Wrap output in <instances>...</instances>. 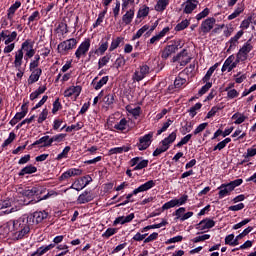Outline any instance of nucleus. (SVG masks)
<instances>
[{
	"mask_svg": "<svg viewBox=\"0 0 256 256\" xmlns=\"http://www.w3.org/2000/svg\"><path fill=\"white\" fill-rule=\"evenodd\" d=\"M49 217L47 211H36L33 215H23L17 220H10L5 224L8 233H14V238L19 240L23 239L25 235L31 231L33 223H42L44 219Z\"/></svg>",
	"mask_w": 256,
	"mask_h": 256,
	"instance_id": "1",
	"label": "nucleus"
},
{
	"mask_svg": "<svg viewBox=\"0 0 256 256\" xmlns=\"http://www.w3.org/2000/svg\"><path fill=\"white\" fill-rule=\"evenodd\" d=\"M183 45V40L177 39L171 42L170 45H168L163 51H162V59H169L173 53L176 51H179V49H182Z\"/></svg>",
	"mask_w": 256,
	"mask_h": 256,
	"instance_id": "2",
	"label": "nucleus"
},
{
	"mask_svg": "<svg viewBox=\"0 0 256 256\" xmlns=\"http://www.w3.org/2000/svg\"><path fill=\"white\" fill-rule=\"evenodd\" d=\"M89 49H91V39L86 38L75 51L76 59H82L83 57H87V53H89Z\"/></svg>",
	"mask_w": 256,
	"mask_h": 256,
	"instance_id": "3",
	"label": "nucleus"
},
{
	"mask_svg": "<svg viewBox=\"0 0 256 256\" xmlns=\"http://www.w3.org/2000/svg\"><path fill=\"white\" fill-rule=\"evenodd\" d=\"M77 39L75 38H70L67 40H64L60 44H58V53H61L62 55H65L68 51H71L77 47Z\"/></svg>",
	"mask_w": 256,
	"mask_h": 256,
	"instance_id": "4",
	"label": "nucleus"
},
{
	"mask_svg": "<svg viewBox=\"0 0 256 256\" xmlns=\"http://www.w3.org/2000/svg\"><path fill=\"white\" fill-rule=\"evenodd\" d=\"M40 193L41 190H39V188L37 187L22 190L20 192V194L22 195L20 201H23L24 205H29V203H31V200L27 201V199H33V197H37Z\"/></svg>",
	"mask_w": 256,
	"mask_h": 256,
	"instance_id": "5",
	"label": "nucleus"
},
{
	"mask_svg": "<svg viewBox=\"0 0 256 256\" xmlns=\"http://www.w3.org/2000/svg\"><path fill=\"white\" fill-rule=\"evenodd\" d=\"M153 135V132H149L148 134L139 138V141L136 144V147L139 151H145L146 149H149V147H151V143H153Z\"/></svg>",
	"mask_w": 256,
	"mask_h": 256,
	"instance_id": "6",
	"label": "nucleus"
},
{
	"mask_svg": "<svg viewBox=\"0 0 256 256\" xmlns=\"http://www.w3.org/2000/svg\"><path fill=\"white\" fill-rule=\"evenodd\" d=\"M253 51V44H251V39H249L243 46L239 49L236 57L238 61H247L249 53Z\"/></svg>",
	"mask_w": 256,
	"mask_h": 256,
	"instance_id": "7",
	"label": "nucleus"
},
{
	"mask_svg": "<svg viewBox=\"0 0 256 256\" xmlns=\"http://www.w3.org/2000/svg\"><path fill=\"white\" fill-rule=\"evenodd\" d=\"M189 199V196L187 194H184L179 199H172L168 202H166L162 206V211H166L167 209H173V207H179L181 205H185Z\"/></svg>",
	"mask_w": 256,
	"mask_h": 256,
	"instance_id": "8",
	"label": "nucleus"
},
{
	"mask_svg": "<svg viewBox=\"0 0 256 256\" xmlns=\"http://www.w3.org/2000/svg\"><path fill=\"white\" fill-rule=\"evenodd\" d=\"M150 68L147 65H142L137 68L132 75V81L134 83H139V81H143L149 75Z\"/></svg>",
	"mask_w": 256,
	"mask_h": 256,
	"instance_id": "9",
	"label": "nucleus"
},
{
	"mask_svg": "<svg viewBox=\"0 0 256 256\" xmlns=\"http://www.w3.org/2000/svg\"><path fill=\"white\" fill-rule=\"evenodd\" d=\"M241 62V60H239V58L234 55H230L224 62L223 66H222V73H225V71H227L228 73H231V71H233L235 69V67H237V64Z\"/></svg>",
	"mask_w": 256,
	"mask_h": 256,
	"instance_id": "10",
	"label": "nucleus"
},
{
	"mask_svg": "<svg viewBox=\"0 0 256 256\" xmlns=\"http://www.w3.org/2000/svg\"><path fill=\"white\" fill-rule=\"evenodd\" d=\"M153 187H155V181L149 180L146 183L140 185L138 188L134 189L132 193H130L126 196V199L128 201H131V197H133V195H138V193H143L145 191H149V189H153Z\"/></svg>",
	"mask_w": 256,
	"mask_h": 256,
	"instance_id": "11",
	"label": "nucleus"
},
{
	"mask_svg": "<svg viewBox=\"0 0 256 256\" xmlns=\"http://www.w3.org/2000/svg\"><path fill=\"white\" fill-rule=\"evenodd\" d=\"M93 181V178H91V176L86 175L78 180H76L72 186L70 187V189H75V191H82V189H85V187L87 185H89V183H91Z\"/></svg>",
	"mask_w": 256,
	"mask_h": 256,
	"instance_id": "12",
	"label": "nucleus"
},
{
	"mask_svg": "<svg viewBox=\"0 0 256 256\" xmlns=\"http://www.w3.org/2000/svg\"><path fill=\"white\" fill-rule=\"evenodd\" d=\"M217 23V20L213 17L206 18L204 21H202L200 25V32L204 35H207V33H210L213 27H215V24Z\"/></svg>",
	"mask_w": 256,
	"mask_h": 256,
	"instance_id": "13",
	"label": "nucleus"
},
{
	"mask_svg": "<svg viewBox=\"0 0 256 256\" xmlns=\"http://www.w3.org/2000/svg\"><path fill=\"white\" fill-rule=\"evenodd\" d=\"M22 52L25 51L24 59H31V57L35 56V49H33V42L29 39L24 41L21 45Z\"/></svg>",
	"mask_w": 256,
	"mask_h": 256,
	"instance_id": "14",
	"label": "nucleus"
},
{
	"mask_svg": "<svg viewBox=\"0 0 256 256\" xmlns=\"http://www.w3.org/2000/svg\"><path fill=\"white\" fill-rule=\"evenodd\" d=\"M173 61L180 63L182 67H185L187 63L191 62V56H189V53L187 52V49H183L179 54L173 57Z\"/></svg>",
	"mask_w": 256,
	"mask_h": 256,
	"instance_id": "15",
	"label": "nucleus"
},
{
	"mask_svg": "<svg viewBox=\"0 0 256 256\" xmlns=\"http://www.w3.org/2000/svg\"><path fill=\"white\" fill-rule=\"evenodd\" d=\"M131 167H134V171H141L149 165V160H143L141 157H135L130 160Z\"/></svg>",
	"mask_w": 256,
	"mask_h": 256,
	"instance_id": "16",
	"label": "nucleus"
},
{
	"mask_svg": "<svg viewBox=\"0 0 256 256\" xmlns=\"http://www.w3.org/2000/svg\"><path fill=\"white\" fill-rule=\"evenodd\" d=\"M199 5V0H186L183 4V13L186 15H191L193 11L197 9V6Z\"/></svg>",
	"mask_w": 256,
	"mask_h": 256,
	"instance_id": "17",
	"label": "nucleus"
},
{
	"mask_svg": "<svg viewBox=\"0 0 256 256\" xmlns=\"http://www.w3.org/2000/svg\"><path fill=\"white\" fill-rule=\"evenodd\" d=\"M215 225V222L209 218L203 219L196 225V229L198 231H209V229H213V226Z\"/></svg>",
	"mask_w": 256,
	"mask_h": 256,
	"instance_id": "18",
	"label": "nucleus"
},
{
	"mask_svg": "<svg viewBox=\"0 0 256 256\" xmlns=\"http://www.w3.org/2000/svg\"><path fill=\"white\" fill-rule=\"evenodd\" d=\"M218 191H219L218 192L219 199H225V197H229V195H231V193H233V189L231 188L229 183L221 184L218 187Z\"/></svg>",
	"mask_w": 256,
	"mask_h": 256,
	"instance_id": "19",
	"label": "nucleus"
},
{
	"mask_svg": "<svg viewBox=\"0 0 256 256\" xmlns=\"http://www.w3.org/2000/svg\"><path fill=\"white\" fill-rule=\"evenodd\" d=\"M95 197L93 196V193L89 191H84L82 194H80L77 198L78 205H85V203H89L93 201Z\"/></svg>",
	"mask_w": 256,
	"mask_h": 256,
	"instance_id": "20",
	"label": "nucleus"
},
{
	"mask_svg": "<svg viewBox=\"0 0 256 256\" xmlns=\"http://www.w3.org/2000/svg\"><path fill=\"white\" fill-rule=\"evenodd\" d=\"M82 88L81 86H70L68 89L64 91V97H79L81 95Z\"/></svg>",
	"mask_w": 256,
	"mask_h": 256,
	"instance_id": "21",
	"label": "nucleus"
},
{
	"mask_svg": "<svg viewBox=\"0 0 256 256\" xmlns=\"http://www.w3.org/2000/svg\"><path fill=\"white\" fill-rule=\"evenodd\" d=\"M245 32H243V30H240L236 33V35L234 37H232L229 41H228V51H233V49H235V47H237L239 40L241 37H243Z\"/></svg>",
	"mask_w": 256,
	"mask_h": 256,
	"instance_id": "22",
	"label": "nucleus"
},
{
	"mask_svg": "<svg viewBox=\"0 0 256 256\" xmlns=\"http://www.w3.org/2000/svg\"><path fill=\"white\" fill-rule=\"evenodd\" d=\"M97 79L98 77H95L91 82V85L95 91H99V89H101L104 85H107L109 82V76L102 77L98 82Z\"/></svg>",
	"mask_w": 256,
	"mask_h": 256,
	"instance_id": "23",
	"label": "nucleus"
},
{
	"mask_svg": "<svg viewBox=\"0 0 256 256\" xmlns=\"http://www.w3.org/2000/svg\"><path fill=\"white\" fill-rule=\"evenodd\" d=\"M35 145H41L40 147H51L53 145L52 138L49 135L43 136L36 140L32 144V147H35Z\"/></svg>",
	"mask_w": 256,
	"mask_h": 256,
	"instance_id": "24",
	"label": "nucleus"
},
{
	"mask_svg": "<svg viewBox=\"0 0 256 256\" xmlns=\"http://www.w3.org/2000/svg\"><path fill=\"white\" fill-rule=\"evenodd\" d=\"M187 85V79L185 78V70L180 72L174 81L175 89H181Z\"/></svg>",
	"mask_w": 256,
	"mask_h": 256,
	"instance_id": "25",
	"label": "nucleus"
},
{
	"mask_svg": "<svg viewBox=\"0 0 256 256\" xmlns=\"http://www.w3.org/2000/svg\"><path fill=\"white\" fill-rule=\"evenodd\" d=\"M31 72L32 73L28 78L29 85H33V83H37V81H39L41 75H43V70L41 68L31 70Z\"/></svg>",
	"mask_w": 256,
	"mask_h": 256,
	"instance_id": "26",
	"label": "nucleus"
},
{
	"mask_svg": "<svg viewBox=\"0 0 256 256\" xmlns=\"http://www.w3.org/2000/svg\"><path fill=\"white\" fill-rule=\"evenodd\" d=\"M135 219V214L130 213L128 216H119L113 222V225H125V223H131Z\"/></svg>",
	"mask_w": 256,
	"mask_h": 256,
	"instance_id": "27",
	"label": "nucleus"
},
{
	"mask_svg": "<svg viewBox=\"0 0 256 256\" xmlns=\"http://www.w3.org/2000/svg\"><path fill=\"white\" fill-rule=\"evenodd\" d=\"M134 17H135V8L129 9L122 16V22L124 23V25H131V23H133Z\"/></svg>",
	"mask_w": 256,
	"mask_h": 256,
	"instance_id": "28",
	"label": "nucleus"
},
{
	"mask_svg": "<svg viewBox=\"0 0 256 256\" xmlns=\"http://www.w3.org/2000/svg\"><path fill=\"white\" fill-rule=\"evenodd\" d=\"M11 207L10 200H0V215H9V213H13V210H9Z\"/></svg>",
	"mask_w": 256,
	"mask_h": 256,
	"instance_id": "29",
	"label": "nucleus"
},
{
	"mask_svg": "<svg viewBox=\"0 0 256 256\" xmlns=\"http://www.w3.org/2000/svg\"><path fill=\"white\" fill-rule=\"evenodd\" d=\"M129 151H131V146L115 147L108 151V155H121V153H129Z\"/></svg>",
	"mask_w": 256,
	"mask_h": 256,
	"instance_id": "30",
	"label": "nucleus"
},
{
	"mask_svg": "<svg viewBox=\"0 0 256 256\" xmlns=\"http://www.w3.org/2000/svg\"><path fill=\"white\" fill-rule=\"evenodd\" d=\"M27 111H28L27 104H23L21 106V112L16 113L14 118L11 120V123H17L21 121V119H23L27 115Z\"/></svg>",
	"mask_w": 256,
	"mask_h": 256,
	"instance_id": "31",
	"label": "nucleus"
},
{
	"mask_svg": "<svg viewBox=\"0 0 256 256\" xmlns=\"http://www.w3.org/2000/svg\"><path fill=\"white\" fill-rule=\"evenodd\" d=\"M21 65H23V49H19L15 53V59H14V67L16 69H21Z\"/></svg>",
	"mask_w": 256,
	"mask_h": 256,
	"instance_id": "32",
	"label": "nucleus"
},
{
	"mask_svg": "<svg viewBox=\"0 0 256 256\" xmlns=\"http://www.w3.org/2000/svg\"><path fill=\"white\" fill-rule=\"evenodd\" d=\"M33 173H37V167L28 165L22 168L18 175L19 177H24V175H33Z\"/></svg>",
	"mask_w": 256,
	"mask_h": 256,
	"instance_id": "33",
	"label": "nucleus"
},
{
	"mask_svg": "<svg viewBox=\"0 0 256 256\" xmlns=\"http://www.w3.org/2000/svg\"><path fill=\"white\" fill-rule=\"evenodd\" d=\"M175 139H177V131L172 132L168 137L164 138L161 144L169 149V146L175 142Z\"/></svg>",
	"mask_w": 256,
	"mask_h": 256,
	"instance_id": "34",
	"label": "nucleus"
},
{
	"mask_svg": "<svg viewBox=\"0 0 256 256\" xmlns=\"http://www.w3.org/2000/svg\"><path fill=\"white\" fill-rule=\"evenodd\" d=\"M243 11H245V6L243 4H238L234 12L228 16V21H233V19H237V17H239V15L243 13Z\"/></svg>",
	"mask_w": 256,
	"mask_h": 256,
	"instance_id": "35",
	"label": "nucleus"
},
{
	"mask_svg": "<svg viewBox=\"0 0 256 256\" xmlns=\"http://www.w3.org/2000/svg\"><path fill=\"white\" fill-rule=\"evenodd\" d=\"M219 67V63H215L212 67L208 69L205 76L202 78L203 83H207L211 80V76L215 73V70Z\"/></svg>",
	"mask_w": 256,
	"mask_h": 256,
	"instance_id": "36",
	"label": "nucleus"
},
{
	"mask_svg": "<svg viewBox=\"0 0 256 256\" xmlns=\"http://www.w3.org/2000/svg\"><path fill=\"white\" fill-rule=\"evenodd\" d=\"M170 0H158L156 5L154 6L155 11L159 13L165 11L167 9V5H169Z\"/></svg>",
	"mask_w": 256,
	"mask_h": 256,
	"instance_id": "37",
	"label": "nucleus"
},
{
	"mask_svg": "<svg viewBox=\"0 0 256 256\" xmlns=\"http://www.w3.org/2000/svg\"><path fill=\"white\" fill-rule=\"evenodd\" d=\"M51 249H55V244H49L47 246H41L40 248H38L36 250L34 255L43 256V255H45V253H47V251H51Z\"/></svg>",
	"mask_w": 256,
	"mask_h": 256,
	"instance_id": "38",
	"label": "nucleus"
},
{
	"mask_svg": "<svg viewBox=\"0 0 256 256\" xmlns=\"http://www.w3.org/2000/svg\"><path fill=\"white\" fill-rule=\"evenodd\" d=\"M21 7V2L16 1L13 5L10 6V8L7 11V17L8 19H13V16L15 15V11Z\"/></svg>",
	"mask_w": 256,
	"mask_h": 256,
	"instance_id": "39",
	"label": "nucleus"
},
{
	"mask_svg": "<svg viewBox=\"0 0 256 256\" xmlns=\"http://www.w3.org/2000/svg\"><path fill=\"white\" fill-rule=\"evenodd\" d=\"M229 143H231V138H225L213 148V151H222V149H225Z\"/></svg>",
	"mask_w": 256,
	"mask_h": 256,
	"instance_id": "40",
	"label": "nucleus"
},
{
	"mask_svg": "<svg viewBox=\"0 0 256 256\" xmlns=\"http://www.w3.org/2000/svg\"><path fill=\"white\" fill-rule=\"evenodd\" d=\"M147 15H149V7L144 5L141 8H139L136 17H137V19H145V17H147Z\"/></svg>",
	"mask_w": 256,
	"mask_h": 256,
	"instance_id": "41",
	"label": "nucleus"
},
{
	"mask_svg": "<svg viewBox=\"0 0 256 256\" xmlns=\"http://www.w3.org/2000/svg\"><path fill=\"white\" fill-rule=\"evenodd\" d=\"M124 38L123 37H117L116 39H113L110 47H109V51H115V49H117V47H119L121 45V43H123Z\"/></svg>",
	"mask_w": 256,
	"mask_h": 256,
	"instance_id": "42",
	"label": "nucleus"
},
{
	"mask_svg": "<svg viewBox=\"0 0 256 256\" xmlns=\"http://www.w3.org/2000/svg\"><path fill=\"white\" fill-rule=\"evenodd\" d=\"M107 49H109V42H107V41L101 42L98 49L95 50V53L97 55H104L105 51H107Z\"/></svg>",
	"mask_w": 256,
	"mask_h": 256,
	"instance_id": "43",
	"label": "nucleus"
},
{
	"mask_svg": "<svg viewBox=\"0 0 256 256\" xmlns=\"http://www.w3.org/2000/svg\"><path fill=\"white\" fill-rule=\"evenodd\" d=\"M109 61H111V54H107L100 58L98 61V69H103V67H105Z\"/></svg>",
	"mask_w": 256,
	"mask_h": 256,
	"instance_id": "44",
	"label": "nucleus"
},
{
	"mask_svg": "<svg viewBox=\"0 0 256 256\" xmlns=\"http://www.w3.org/2000/svg\"><path fill=\"white\" fill-rule=\"evenodd\" d=\"M149 31V25H144L142 28H140L136 34L132 37V41H135L136 39H141L143 37V34Z\"/></svg>",
	"mask_w": 256,
	"mask_h": 256,
	"instance_id": "45",
	"label": "nucleus"
},
{
	"mask_svg": "<svg viewBox=\"0 0 256 256\" xmlns=\"http://www.w3.org/2000/svg\"><path fill=\"white\" fill-rule=\"evenodd\" d=\"M126 110L128 111V113H130V115H133L135 119H137V117L141 115V107L139 106H137L136 108H131V106H127Z\"/></svg>",
	"mask_w": 256,
	"mask_h": 256,
	"instance_id": "46",
	"label": "nucleus"
},
{
	"mask_svg": "<svg viewBox=\"0 0 256 256\" xmlns=\"http://www.w3.org/2000/svg\"><path fill=\"white\" fill-rule=\"evenodd\" d=\"M201 107H203V104L201 103H196L194 106H192L189 110L188 113L190 115V117H195V115H197V112L201 109Z\"/></svg>",
	"mask_w": 256,
	"mask_h": 256,
	"instance_id": "47",
	"label": "nucleus"
},
{
	"mask_svg": "<svg viewBox=\"0 0 256 256\" xmlns=\"http://www.w3.org/2000/svg\"><path fill=\"white\" fill-rule=\"evenodd\" d=\"M114 129H117V131H125V129H127V119L122 118L119 123L114 125Z\"/></svg>",
	"mask_w": 256,
	"mask_h": 256,
	"instance_id": "48",
	"label": "nucleus"
},
{
	"mask_svg": "<svg viewBox=\"0 0 256 256\" xmlns=\"http://www.w3.org/2000/svg\"><path fill=\"white\" fill-rule=\"evenodd\" d=\"M83 129V122H77L76 124H72L66 128V133H71V131H79Z\"/></svg>",
	"mask_w": 256,
	"mask_h": 256,
	"instance_id": "49",
	"label": "nucleus"
},
{
	"mask_svg": "<svg viewBox=\"0 0 256 256\" xmlns=\"http://www.w3.org/2000/svg\"><path fill=\"white\" fill-rule=\"evenodd\" d=\"M211 13V10L209 8H205L203 11L198 13L195 17L197 21H201L202 19H205V17H209V14Z\"/></svg>",
	"mask_w": 256,
	"mask_h": 256,
	"instance_id": "50",
	"label": "nucleus"
},
{
	"mask_svg": "<svg viewBox=\"0 0 256 256\" xmlns=\"http://www.w3.org/2000/svg\"><path fill=\"white\" fill-rule=\"evenodd\" d=\"M232 119H235L234 123L235 125H241V123H244V121L247 119V117H245V115L243 114H234L232 116Z\"/></svg>",
	"mask_w": 256,
	"mask_h": 256,
	"instance_id": "51",
	"label": "nucleus"
},
{
	"mask_svg": "<svg viewBox=\"0 0 256 256\" xmlns=\"http://www.w3.org/2000/svg\"><path fill=\"white\" fill-rule=\"evenodd\" d=\"M17 137V135L15 134V132H10L9 133V137L3 142L2 147H8V145H11V143L13 141H15V138Z\"/></svg>",
	"mask_w": 256,
	"mask_h": 256,
	"instance_id": "52",
	"label": "nucleus"
},
{
	"mask_svg": "<svg viewBox=\"0 0 256 256\" xmlns=\"http://www.w3.org/2000/svg\"><path fill=\"white\" fill-rule=\"evenodd\" d=\"M69 151H71V146H66L63 151L57 155V160L61 161V159H67L69 155Z\"/></svg>",
	"mask_w": 256,
	"mask_h": 256,
	"instance_id": "53",
	"label": "nucleus"
},
{
	"mask_svg": "<svg viewBox=\"0 0 256 256\" xmlns=\"http://www.w3.org/2000/svg\"><path fill=\"white\" fill-rule=\"evenodd\" d=\"M125 57L123 55H119L118 58L115 60L114 65L116 69H119L120 67H125Z\"/></svg>",
	"mask_w": 256,
	"mask_h": 256,
	"instance_id": "54",
	"label": "nucleus"
},
{
	"mask_svg": "<svg viewBox=\"0 0 256 256\" xmlns=\"http://www.w3.org/2000/svg\"><path fill=\"white\" fill-rule=\"evenodd\" d=\"M189 27V20L185 19L182 22L178 23L175 27V31H183Z\"/></svg>",
	"mask_w": 256,
	"mask_h": 256,
	"instance_id": "55",
	"label": "nucleus"
},
{
	"mask_svg": "<svg viewBox=\"0 0 256 256\" xmlns=\"http://www.w3.org/2000/svg\"><path fill=\"white\" fill-rule=\"evenodd\" d=\"M191 137H193L192 134H187L186 136H184L181 141H179L176 144V147H183V145H187L189 143V141H191Z\"/></svg>",
	"mask_w": 256,
	"mask_h": 256,
	"instance_id": "56",
	"label": "nucleus"
},
{
	"mask_svg": "<svg viewBox=\"0 0 256 256\" xmlns=\"http://www.w3.org/2000/svg\"><path fill=\"white\" fill-rule=\"evenodd\" d=\"M172 123L173 121H171V119H168L167 122H165L163 126L157 131V135H161L162 133H165V131H167V129L171 127Z\"/></svg>",
	"mask_w": 256,
	"mask_h": 256,
	"instance_id": "57",
	"label": "nucleus"
},
{
	"mask_svg": "<svg viewBox=\"0 0 256 256\" xmlns=\"http://www.w3.org/2000/svg\"><path fill=\"white\" fill-rule=\"evenodd\" d=\"M185 214V207H180L178 208L175 212H174V215H175V220L176 221H181V219L183 218V215Z\"/></svg>",
	"mask_w": 256,
	"mask_h": 256,
	"instance_id": "58",
	"label": "nucleus"
},
{
	"mask_svg": "<svg viewBox=\"0 0 256 256\" xmlns=\"http://www.w3.org/2000/svg\"><path fill=\"white\" fill-rule=\"evenodd\" d=\"M211 87H213V83L206 82V84L202 86L201 89L198 91V95L200 96L205 95V93H207V91H209Z\"/></svg>",
	"mask_w": 256,
	"mask_h": 256,
	"instance_id": "59",
	"label": "nucleus"
},
{
	"mask_svg": "<svg viewBox=\"0 0 256 256\" xmlns=\"http://www.w3.org/2000/svg\"><path fill=\"white\" fill-rule=\"evenodd\" d=\"M117 233V228H108L103 234L102 237L105 239H109V237H113Z\"/></svg>",
	"mask_w": 256,
	"mask_h": 256,
	"instance_id": "60",
	"label": "nucleus"
},
{
	"mask_svg": "<svg viewBox=\"0 0 256 256\" xmlns=\"http://www.w3.org/2000/svg\"><path fill=\"white\" fill-rule=\"evenodd\" d=\"M49 115V110H47V108H44L42 110V112L39 114V117H38V123H43V121H45L47 119Z\"/></svg>",
	"mask_w": 256,
	"mask_h": 256,
	"instance_id": "61",
	"label": "nucleus"
},
{
	"mask_svg": "<svg viewBox=\"0 0 256 256\" xmlns=\"http://www.w3.org/2000/svg\"><path fill=\"white\" fill-rule=\"evenodd\" d=\"M106 105H113L115 103V94H108L103 99Z\"/></svg>",
	"mask_w": 256,
	"mask_h": 256,
	"instance_id": "62",
	"label": "nucleus"
},
{
	"mask_svg": "<svg viewBox=\"0 0 256 256\" xmlns=\"http://www.w3.org/2000/svg\"><path fill=\"white\" fill-rule=\"evenodd\" d=\"M65 137H67V134H57L51 137L52 143H61V141L65 140Z\"/></svg>",
	"mask_w": 256,
	"mask_h": 256,
	"instance_id": "63",
	"label": "nucleus"
},
{
	"mask_svg": "<svg viewBox=\"0 0 256 256\" xmlns=\"http://www.w3.org/2000/svg\"><path fill=\"white\" fill-rule=\"evenodd\" d=\"M256 148H248L246 153L243 154L244 159H250V157H255Z\"/></svg>",
	"mask_w": 256,
	"mask_h": 256,
	"instance_id": "64",
	"label": "nucleus"
}]
</instances>
